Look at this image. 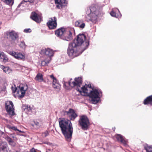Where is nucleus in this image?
Returning <instances> with one entry per match:
<instances>
[{
    "mask_svg": "<svg viewBox=\"0 0 152 152\" xmlns=\"http://www.w3.org/2000/svg\"><path fill=\"white\" fill-rule=\"evenodd\" d=\"M89 42V39L86 38L84 34H79L76 39L69 43L67 54L72 58L79 56L88 48Z\"/></svg>",
    "mask_w": 152,
    "mask_h": 152,
    "instance_id": "f257e3e1",
    "label": "nucleus"
},
{
    "mask_svg": "<svg viewBox=\"0 0 152 152\" xmlns=\"http://www.w3.org/2000/svg\"><path fill=\"white\" fill-rule=\"evenodd\" d=\"M79 92L82 96H89L90 98V101L94 104H96L102 96V92L99 89H94L90 83L86 84L80 88Z\"/></svg>",
    "mask_w": 152,
    "mask_h": 152,
    "instance_id": "f03ea898",
    "label": "nucleus"
},
{
    "mask_svg": "<svg viewBox=\"0 0 152 152\" xmlns=\"http://www.w3.org/2000/svg\"><path fill=\"white\" fill-rule=\"evenodd\" d=\"M59 123L62 134L67 141H70L73 132L72 125L71 121L67 119L62 118L59 121Z\"/></svg>",
    "mask_w": 152,
    "mask_h": 152,
    "instance_id": "7ed1b4c3",
    "label": "nucleus"
},
{
    "mask_svg": "<svg viewBox=\"0 0 152 152\" xmlns=\"http://www.w3.org/2000/svg\"><path fill=\"white\" fill-rule=\"evenodd\" d=\"M78 123L79 125L84 130H87L91 125L89 118L85 115L80 116Z\"/></svg>",
    "mask_w": 152,
    "mask_h": 152,
    "instance_id": "20e7f679",
    "label": "nucleus"
},
{
    "mask_svg": "<svg viewBox=\"0 0 152 152\" xmlns=\"http://www.w3.org/2000/svg\"><path fill=\"white\" fill-rule=\"evenodd\" d=\"M72 80V79L71 78L68 81L69 86L72 88L75 87L76 90L79 91H80L81 88V86L83 82L82 78L80 77H75L74 79V81L71 82V81Z\"/></svg>",
    "mask_w": 152,
    "mask_h": 152,
    "instance_id": "39448f33",
    "label": "nucleus"
},
{
    "mask_svg": "<svg viewBox=\"0 0 152 152\" xmlns=\"http://www.w3.org/2000/svg\"><path fill=\"white\" fill-rule=\"evenodd\" d=\"M28 86L27 85H20L18 88H16L14 92H17V95L18 97L20 98L23 97L26 93V91L28 89Z\"/></svg>",
    "mask_w": 152,
    "mask_h": 152,
    "instance_id": "423d86ee",
    "label": "nucleus"
},
{
    "mask_svg": "<svg viewBox=\"0 0 152 152\" xmlns=\"http://www.w3.org/2000/svg\"><path fill=\"white\" fill-rule=\"evenodd\" d=\"M103 14L101 13H95L87 14L85 17V20L87 22L91 21L93 23H95L97 21L98 18L102 16Z\"/></svg>",
    "mask_w": 152,
    "mask_h": 152,
    "instance_id": "0eeeda50",
    "label": "nucleus"
},
{
    "mask_svg": "<svg viewBox=\"0 0 152 152\" xmlns=\"http://www.w3.org/2000/svg\"><path fill=\"white\" fill-rule=\"evenodd\" d=\"M75 34V30L74 29L67 28H66L64 36L62 37L63 39L67 41H70L72 39L73 35Z\"/></svg>",
    "mask_w": 152,
    "mask_h": 152,
    "instance_id": "6e6552de",
    "label": "nucleus"
},
{
    "mask_svg": "<svg viewBox=\"0 0 152 152\" xmlns=\"http://www.w3.org/2000/svg\"><path fill=\"white\" fill-rule=\"evenodd\" d=\"M7 136L6 137V139L8 142L9 144L12 147H15L16 145V142L18 140L15 134H12Z\"/></svg>",
    "mask_w": 152,
    "mask_h": 152,
    "instance_id": "1a4fd4ad",
    "label": "nucleus"
},
{
    "mask_svg": "<svg viewBox=\"0 0 152 152\" xmlns=\"http://www.w3.org/2000/svg\"><path fill=\"white\" fill-rule=\"evenodd\" d=\"M13 104L12 101H8L5 103V108L7 113L11 116L15 115Z\"/></svg>",
    "mask_w": 152,
    "mask_h": 152,
    "instance_id": "9d476101",
    "label": "nucleus"
},
{
    "mask_svg": "<svg viewBox=\"0 0 152 152\" xmlns=\"http://www.w3.org/2000/svg\"><path fill=\"white\" fill-rule=\"evenodd\" d=\"M50 20L47 23V25L50 29H55L57 26V18L54 17L49 18Z\"/></svg>",
    "mask_w": 152,
    "mask_h": 152,
    "instance_id": "9b49d317",
    "label": "nucleus"
},
{
    "mask_svg": "<svg viewBox=\"0 0 152 152\" xmlns=\"http://www.w3.org/2000/svg\"><path fill=\"white\" fill-rule=\"evenodd\" d=\"M30 18L33 20L37 23H40L42 20V18L41 15L37 14L35 12H31L30 16Z\"/></svg>",
    "mask_w": 152,
    "mask_h": 152,
    "instance_id": "f8f14e48",
    "label": "nucleus"
},
{
    "mask_svg": "<svg viewBox=\"0 0 152 152\" xmlns=\"http://www.w3.org/2000/svg\"><path fill=\"white\" fill-rule=\"evenodd\" d=\"M64 113L68 115L71 120L74 121L77 116V115L75 113V110L71 108L69 109V111H65Z\"/></svg>",
    "mask_w": 152,
    "mask_h": 152,
    "instance_id": "ddd939ff",
    "label": "nucleus"
},
{
    "mask_svg": "<svg viewBox=\"0 0 152 152\" xmlns=\"http://www.w3.org/2000/svg\"><path fill=\"white\" fill-rule=\"evenodd\" d=\"M50 77L53 79L52 86L55 89L60 90L61 85L59 83L58 80L52 74L50 76Z\"/></svg>",
    "mask_w": 152,
    "mask_h": 152,
    "instance_id": "4468645a",
    "label": "nucleus"
},
{
    "mask_svg": "<svg viewBox=\"0 0 152 152\" xmlns=\"http://www.w3.org/2000/svg\"><path fill=\"white\" fill-rule=\"evenodd\" d=\"M8 53L18 59H23L25 58L24 56L20 53L16 52L14 51H10Z\"/></svg>",
    "mask_w": 152,
    "mask_h": 152,
    "instance_id": "2eb2a0df",
    "label": "nucleus"
},
{
    "mask_svg": "<svg viewBox=\"0 0 152 152\" xmlns=\"http://www.w3.org/2000/svg\"><path fill=\"white\" fill-rule=\"evenodd\" d=\"M40 53L41 54H45L48 56L49 59H50V57L52 56L53 54L52 50L49 48L42 49Z\"/></svg>",
    "mask_w": 152,
    "mask_h": 152,
    "instance_id": "dca6fc26",
    "label": "nucleus"
},
{
    "mask_svg": "<svg viewBox=\"0 0 152 152\" xmlns=\"http://www.w3.org/2000/svg\"><path fill=\"white\" fill-rule=\"evenodd\" d=\"M6 34L7 36L14 41H15L18 37L17 33L13 30L7 32Z\"/></svg>",
    "mask_w": 152,
    "mask_h": 152,
    "instance_id": "f3484780",
    "label": "nucleus"
},
{
    "mask_svg": "<svg viewBox=\"0 0 152 152\" xmlns=\"http://www.w3.org/2000/svg\"><path fill=\"white\" fill-rule=\"evenodd\" d=\"M66 29L64 28H61L58 29L55 31L56 35L63 39L62 37L64 36V34Z\"/></svg>",
    "mask_w": 152,
    "mask_h": 152,
    "instance_id": "a211bd4d",
    "label": "nucleus"
},
{
    "mask_svg": "<svg viewBox=\"0 0 152 152\" xmlns=\"http://www.w3.org/2000/svg\"><path fill=\"white\" fill-rule=\"evenodd\" d=\"M90 12V13H101L102 14V10L101 9H98L97 10L96 7L94 6H91L90 8L87 9V12Z\"/></svg>",
    "mask_w": 152,
    "mask_h": 152,
    "instance_id": "6ab92c4d",
    "label": "nucleus"
},
{
    "mask_svg": "<svg viewBox=\"0 0 152 152\" xmlns=\"http://www.w3.org/2000/svg\"><path fill=\"white\" fill-rule=\"evenodd\" d=\"M0 152H8V145L6 142L0 143Z\"/></svg>",
    "mask_w": 152,
    "mask_h": 152,
    "instance_id": "aec40b11",
    "label": "nucleus"
},
{
    "mask_svg": "<svg viewBox=\"0 0 152 152\" xmlns=\"http://www.w3.org/2000/svg\"><path fill=\"white\" fill-rule=\"evenodd\" d=\"M8 60L7 55L3 52L0 50V61L5 63L8 61Z\"/></svg>",
    "mask_w": 152,
    "mask_h": 152,
    "instance_id": "412c9836",
    "label": "nucleus"
},
{
    "mask_svg": "<svg viewBox=\"0 0 152 152\" xmlns=\"http://www.w3.org/2000/svg\"><path fill=\"white\" fill-rule=\"evenodd\" d=\"M75 26L80 29H83L85 26L86 25L83 19H80L75 22Z\"/></svg>",
    "mask_w": 152,
    "mask_h": 152,
    "instance_id": "4be33fe9",
    "label": "nucleus"
},
{
    "mask_svg": "<svg viewBox=\"0 0 152 152\" xmlns=\"http://www.w3.org/2000/svg\"><path fill=\"white\" fill-rule=\"evenodd\" d=\"M55 1L56 4H58L56 6L57 7H64L67 3L66 0H55Z\"/></svg>",
    "mask_w": 152,
    "mask_h": 152,
    "instance_id": "5701e85b",
    "label": "nucleus"
},
{
    "mask_svg": "<svg viewBox=\"0 0 152 152\" xmlns=\"http://www.w3.org/2000/svg\"><path fill=\"white\" fill-rule=\"evenodd\" d=\"M144 105H152V95L147 96L143 101Z\"/></svg>",
    "mask_w": 152,
    "mask_h": 152,
    "instance_id": "b1692460",
    "label": "nucleus"
},
{
    "mask_svg": "<svg viewBox=\"0 0 152 152\" xmlns=\"http://www.w3.org/2000/svg\"><path fill=\"white\" fill-rule=\"evenodd\" d=\"M116 138L118 141L120 142L125 145H126V141L124 139L121 135L120 134L116 135Z\"/></svg>",
    "mask_w": 152,
    "mask_h": 152,
    "instance_id": "393cba45",
    "label": "nucleus"
},
{
    "mask_svg": "<svg viewBox=\"0 0 152 152\" xmlns=\"http://www.w3.org/2000/svg\"><path fill=\"white\" fill-rule=\"evenodd\" d=\"M0 67L3 70V72L7 74H9L12 72V69L8 66L1 65Z\"/></svg>",
    "mask_w": 152,
    "mask_h": 152,
    "instance_id": "a878e982",
    "label": "nucleus"
},
{
    "mask_svg": "<svg viewBox=\"0 0 152 152\" xmlns=\"http://www.w3.org/2000/svg\"><path fill=\"white\" fill-rule=\"evenodd\" d=\"M43 75L40 73H38L36 76L35 79L39 82H41L43 81Z\"/></svg>",
    "mask_w": 152,
    "mask_h": 152,
    "instance_id": "bb28decb",
    "label": "nucleus"
},
{
    "mask_svg": "<svg viewBox=\"0 0 152 152\" xmlns=\"http://www.w3.org/2000/svg\"><path fill=\"white\" fill-rule=\"evenodd\" d=\"M35 126L37 129L40 128L42 125V121L39 120H36L34 121Z\"/></svg>",
    "mask_w": 152,
    "mask_h": 152,
    "instance_id": "cd10ccee",
    "label": "nucleus"
},
{
    "mask_svg": "<svg viewBox=\"0 0 152 152\" xmlns=\"http://www.w3.org/2000/svg\"><path fill=\"white\" fill-rule=\"evenodd\" d=\"M22 109L24 110L30 111L31 110V107L30 106L27 105L26 104H24L22 105Z\"/></svg>",
    "mask_w": 152,
    "mask_h": 152,
    "instance_id": "c85d7f7f",
    "label": "nucleus"
},
{
    "mask_svg": "<svg viewBox=\"0 0 152 152\" xmlns=\"http://www.w3.org/2000/svg\"><path fill=\"white\" fill-rule=\"evenodd\" d=\"M7 127L8 128L10 129H12L14 131H18L20 133H22L23 132H22L21 130H19L17 129V128L16 126H12L10 125H8L7 126Z\"/></svg>",
    "mask_w": 152,
    "mask_h": 152,
    "instance_id": "c756f323",
    "label": "nucleus"
},
{
    "mask_svg": "<svg viewBox=\"0 0 152 152\" xmlns=\"http://www.w3.org/2000/svg\"><path fill=\"white\" fill-rule=\"evenodd\" d=\"M144 149L146 151V152H152V146H147L144 147Z\"/></svg>",
    "mask_w": 152,
    "mask_h": 152,
    "instance_id": "7c9ffc66",
    "label": "nucleus"
},
{
    "mask_svg": "<svg viewBox=\"0 0 152 152\" xmlns=\"http://www.w3.org/2000/svg\"><path fill=\"white\" fill-rule=\"evenodd\" d=\"M19 46L23 49H25L26 47V45L25 44L24 41H22L20 42Z\"/></svg>",
    "mask_w": 152,
    "mask_h": 152,
    "instance_id": "2f4dec72",
    "label": "nucleus"
},
{
    "mask_svg": "<svg viewBox=\"0 0 152 152\" xmlns=\"http://www.w3.org/2000/svg\"><path fill=\"white\" fill-rule=\"evenodd\" d=\"M6 4L9 5L11 3L12 4L13 3V0H2Z\"/></svg>",
    "mask_w": 152,
    "mask_h": 152,
    "instance_id": "473e14b6",
    "label": "nucleus"
},
{
    "mask_svg": "<svg viewBox=\"0 0 152 152\" xmlns=\"http://www.w3.org/2000/svg\"><path fill=\"white\" fill-rule=\"evenodd\" d=\"M50 61V60H48L47 61H42L41 62V65L42 66H46L48 64Z\"/></svg>",
    "mask_w": 152,
    "mask_h": 152,
    "instance_id": "72a5a7b5",
    "label": "nucleus"
},
{
    "mask_svg": "<svg viewBox=\"0 0 152 152\" xmlns=\"http://www.w3.org/2000/svg\"><path fill=\"white\" fill-rule=\"evenodd\" d=\"M68 84L69 85L68 82H67L65 81L64 82L63 87L66 90H69V87L67 86V85Z\"/></svg>",
    "mask_w": 152,
    "mask_h": 152,
    "instance_id": "f704fd0d",
    "label": "nucleus"
},
{
    "mask_svg": "<svg viewBox=\"0 0 152 152\" xmlns=\"http://www.w3.org/2000/svg\"><path fill=\"white\" fill-rule=\"evenodd\" d=\"M110 14L112 16L116 17V13L113 11H112L111 12Z\"/></svg>",
    "mask_w": 152,
    "mask_h": 152,
    "instance_id": "c9c22d12",
    "label": "nucleus"
},
{
    "mask_svg": "<svg viewBox=\"0 0 152 152\" xmlns=\"http://www.w3.org/2000/svg\"><path fill=\"white\" fill-rule=\"evenodd\" d=\"M49 134V133L47 131H46L44 133H42V135L44 137H46Z\"/></svg>",
    "mask_w": 152,
    "mask_h": 152,
    "instance_id": "e433bc0d",
    "label": "nucleus"
},
{
    "mask_svg": "<svg viewBox=\"0 0 152 152\" xmlns=\"http://www.w3.org/2000/svg\"><path fill=\"white\" fill-rule=\"evenodd\" d=\"M24 2H29L30 3H33L34 2V0H23Z\"/></svg>",
    "mask_w": 152,
    "mask_h": 152,
    "instance_id": "4c0bfd02",
    "label": "nucleus"
},
{
    "mask_svg": "<svg viewBox=\"0 0 152 152\" xmlns=\"http://www.w3.org/2000/svg\"><path fill=\"white\" fill-rule=\"evenodd\" d=\"M31 31V30L30 28L26 29L24 30V32L27 33L30 32Z\"/></svg>",
    "mask_w": 152,
    "mask_h": 152,
    "instance_id": "58836bf2",
    "label": "nucleus"
},
{
    "mask_svg": "<svg viewBox=\"0 0 152 152\" xmlns=\"http://www.w3.org/2000/svg\"><path fill=\"white\" fill-rule=\"evenodd\" d=\"M6 87L4 86L2 88H0V93L1 91H5Z\"/></svg>",
    "mask_w": 152,
    "mask_h": 152,
    "instance_id": "ea45409f",
    "label": "nucleus"
},
{
    "mask_svg": "<svg viewBox=\"0 0 152 152\" xmlns=\"http://www.w3.org/2000/svg\"><path fill=\"white\" fill-rule=\"evenodd\" d=\"M30 152H37L36 150L34 148H33L32 149H31L30 151Z\"/></svg>",
    "mask_w": 152,
    "mask_h": 152,
    "instance_id": "a19ab883",
    "label": "nucleus"
},
{
    "mask_svg": "<svg viewBox=\"0 0 152 152\" xmlns=\"http://www.w3.org/2000/svg\"><path fill=\"white\" fill-rule=\"evenodd\" d=\"M112 129L113 131H114L115 130V127H113L112 128Z\"/></svg>",
    "mask_w": 152,
    "mask_h": 152,
    "instance_id": "79ce46f5",
    "label": "nucleus"
},
{
    "mask_svg": "<svg viewBox=\"0 0 152 152\" xmlns=\"http://www.w3.org/2000/svg\"><path fill=\"white\" fill-rule=\"evenodd\" d=\"M1 7H2V6H1V5H0V10H1Z\"/></svg>",
    "mask_w": 152,
    "mask_h": 152,
    "instance_id": "37998d69",
    "label": "nucleus"
},
{
    "mask_svg": "<svg viewBox=\"0 0 152 152\" xmlns=\"http://www.w3.org/2000/svg\"><path fill=\"white\" fill-rule=\"evenodd\" d=\"M31 126H34V125L33 124H31Z\"/></svg>",
    "mask_w": 152,
    "mask_h": 152,
    "instance_id": "c03bdc74",
    "label": "nucleus"
},
{
    "mask_svg": "<svg viewBox=\"0 0 152 152\" xmlns=\"http://www.w3.org/2000/svg\"><path fill=\"white\" fill-rule=\"evenodd\" d=\"M22 4V2H21L20 4V5L21 4Z\"/></svg>",
    "mask_w": 152,
    "mask_h": 152,
    "instance_id": "a18cd8bd",
    "label": "nucleus"
}]
</instances>
